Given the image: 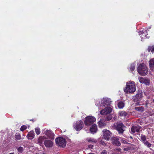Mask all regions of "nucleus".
Returning <instances> with one entry per match:
<instances>
[{"mask_svg":"<svg viewBox=\"0 0 154 154\" xmlns=\"http://www.w3.org/2000/svg\"><path fill=\"white\" fill-rule=\"evenodd\" d=\"M134 82L130 81L126 83L125 88L124 90L126 93H133L136 91V88Z\"/></svg>","mask_w":154,"mask_h":154,"instance_id":"obj_1","label":"nucleus"},{"mask_svg":"<svg viewBox=\"0 0 154 154\" xmlns=\"http://www.w3.org/2000/svg\"><path fill=\"white\" fill-rule=\"evenodd\" d=\"M138 73L142 75H145L148 72V69L146 65L143 63L140 64L137 69Z\"/></svg>","mask_w":154,"mask_h":154,"instance_id":"obj_2","label":"nucleus"},{"mask_svg":"<svg viewBox=\"0 0 154 154\" xmlns=\"http://www.w3.org/2000/svg\"><path fill=\"white\" fill-rule=\"evenodd\" d=\"M56 144L62 147H65L66 144V141L65 138L62 137L56 138L55 139Z\"/></svg>","mask_w":154,"mask_h":154,"instance_id":"obj_3","label":"nucleus"},{"mask_svg":"<svg viewBox=\"0 0 154 154\" xmlns=\"http://www.w3.org/2000/svg\"><path fill=\"white\" fill-rule=\"evenodd\" d=\"M96 118L92 116H89L85 118L84 121L85 124L87 126H90L93 124L96 121Z\"/></svg>","mask_w":154,"mask_h":154,"instance_id":"obj_4","label":"nucleus"},{"mask_svg":"<svg viewBox=\"0 0 154 154\" xmlns=\"http://www.w3.org/2000/svg\"><path fill=\"white\" fill-rule=\"evenodd\" d=\"M143 97V92L141 90H138L137 94L133 97V99L134 102H137L136 104H139L138 101L141 100Z\"/></svg>","mask_w":154,"mask_h":154,"instance_id":"obj_5","label":"nucleus"},{"mask_svg":"<svg viewBox=\"0 0 154 154\" xmlns=\"http://www.w3.org/2000/svg\"><path fill=\"white\" fill-rule=\"evenodd\" d=\"M84 126L83 122L82 120L77 121L74 125L73 127L76 131L81 130Z\"/></svg>","mask_w":154,"mask_h":154,"instance_id":"obj_6","label":"nucleus"},{"mask_svg":"<svg viewBox=\"0 0 154 154\" xmlns=\"http://www.w3.org/2000/svg\"><path fill=\"white\" fill-rule=\"evenodd\" d=\"M125 127L122 123H119L117 124L116 126V129L118 131L119 134H122L125 131L124 128Z\"/></svg>","mask_w":154,"mask_h":154,"instance_id":"obj_7","label":"nucleus"},{"mask_svg":"<svg viewBox=\"0 0 154 154\" xmlns=\"http://www.w3.org/2000/svg\"><path fill=\"white\" fill-rule=\"evenodd\" d=\"M101 103L104 106H110L111 101L110 99L107 98H103L101 101Z\"/></svg>","mask_w":154,"mask_h":154,"instance_id":"obj_8","label":"nucleus"},{"mask_svg":"<svg viewBox=\"0 0 154 154\" xmlns=\"http://www.w3.org/2000/svg\"><path fill=\"white\" fill-rule=\"evenodd\" d=\"M103 137L106 140H108L111 136L110 132L109 130L105 129L103 130Z\"/></svg>","mask_w":154,"mask_h":154,"instance_id":"obj_9","label":"nucleus"},{"mask_svg":"<svg viewBox=\"0 0 154 154\" xmlns=\"http://www.w3.org/2000/svg\"><path fill=\"white\" fill-rule=\"evenodd\" d=\"M45 134L51 140L54 139L55 135L54 133L51 131L47 130L45 132Z\"/></svg>","mask_w":154,"mask_h":154,"instance_id":"obj_10","label":"nucleus"},{"mask_svg":"<svg viewBox=\"0 0 154 154\" xmlns=\"http://www.w3.org/2000/svg\"><path fill=\"white\" fill-rule=\"evenodd\" d=\"M112 143L114 145L119 146L121 145V143L119 141V139L116 137H112L111 138Z\"/></svg>","mask_w":154,"mask_h":154,"instance_id":"obj_11","label":"nucleus"},{"mask_svg":"<svg viewBox=\"0 0 154 154\" xmlns=\"http://www.w3.org/2000/svg\"><path fill=\"white\" fill-rule=\"evenodd\" d=\"M112 109L110 107L106 108L104 109L101 110L100 111V114L103 115H105L109 114L112 111Z\"/></svg>","mask_w":154,"mask_h":154,"instance_id":"obj_12","label":"nucleus"},{"mask_svg":"<svg viewBox=\"0 0 154 154\" xmlns=\"http://www.w3.org/2000/svg\"><path fill=\"white\" fill-rule=\"evenodd\" d=\"M53 143L51 140H47L44 141V144L46 147H51L52 146Z\"/></svg>","mask_w":154,"mask_h":154,"instance_id":"obj_13","label":"nucleus"},{"mask_svg":"<svg viewBox=\"0 0 154 154\" xmlns=\"http://www.w3.org/2000/svg\"><path fill=\"white\" fill-rule=\"evenodd\" d=\"M35 133L33 131H31L29 132L27 135V137L29 140H32L34 138Z\"/></svg>","mask_w":154,"mask_h":154,"instance_id":"obj_14","label":"nucleus"},{"mask_svg":"<svg viewBox=\"0 0 154 154\" xmlns=\"http://www.w3.org/2000/svg\"><path fill=\"white\" fill-rule=\"evenodd\" d=\"M97 130V127L96 124H93L90 129V131L91 133H96Z\"/></svg>","mask_w":154,"mask_h":154,"instance_id":"obj_15","label":"nucleus"},{"mask_svg":"<svg viewBox=\"0 0 154 154\" xmlns=\"http://www.w3.org/2000/svg\"><path fill=\"white\" fill-rule=\"evenodd\" d=\"M149 64L150 69L154 71V58L151 59L149 61Z\"/></svg>","mask_w":154,"mask_h":154,"instance_id":"obj_16","label":"nucleus"},{"mask_svg":"<svg viewBox=\"0 0 154 154\" xmlns=\"http://www.w3.org/2000/svg\"><path fill=\"white\" fill-rule=\"evenodd\" d=\"M140 128L136 126H133L131 129V131L132 133H134L136 132H139L140 131Z\"/></svg>","mask_w":154,"mask_h":154,"instance_id":"obj_17","label":"nucleus"},{"mask_svg":"<svg viewBox=\"0 0 154 154\" xmlns=\"http://www.w3.org/2000/svg\"><path fill=\"white\" fill-rule=\"evenodd\" d=\"M45 139V137L44 136L39 137L38 139L37 140L38 143H39L40 145L42 146L43 145V143Z\"/></svg>","mask_w":154,"mask_h":154,"instance_id":"obj_18","label":"nucleus"},{"mask_svg":"<svg viewBox=\"0 0 154 154\" xmlns=\"http://www.w3.org/2000/svg\"><path fill=\"white\" fill-rule=\"evenodd\" d=\"M86 140L89 143H94L97 142V140L93 138L89 137L86 139Z\"/></svg>","mask_w":154,"mask_h":154,"instance_id":"obj_19","label":"nucleus"},{"mask_svg":"<svg viewBox=\"0 0 154 154\" xmlns=\"http://www.w3.org/2000/svg\"><path fill=\"white\" fill-rule=\"evenodd\" d=\"M140 82L141 83L146 84L148 83L149 81L148 79H145L143 77H139L138 78Z\"/></svg>","mask_w":154,"mask_h":154,"instance_id":"obj_20","label":"nucleus"},{"mask_svg":"<svg viewBox=\"0 0 154 154\" xmlns=\"http://www.w3.org/2000/svg\"><path fill=\"white\" fill-rule=\"evenodd\" d=\"M125 106V103L123 101L119 102L118 104V108L120 109H122Z\"/></svg>","mask_w":154,"mask_h":154,"instance_id":"obj_21","label":"nucleus"},{"mask_svg":"<svg viewBox=\"0 0 154 154\" xmlns=\"http://www.w3.org/2000/svg\"><path fill=\"white\" fill-rule=\"evenodd\" d=\"M98 124L100 127L103 128L106 125V124L101 120L98 122Z\"/></svg>","mask_w":154,"mask_h":154,"instance_id":"obj_22","label":"nucleus"},{"mask_svg":"<svg viewBox=\"0 0 154 154\" xmlns=\"http://www.w3.org/2000/svg\"><path fill=\"white\" fill-rule=\"evenodd\" d=\"M119 115L121 116H126L127 115V113L125 111H121L119 112Z\"/></svg>","mask_w":154,"mask_h":154,"instance_id":"obj_23","label":"nucleus"},{"mask_svg":"<svg viewBox=\"0 0 154 154\" xmlns=\"http://www.w3.org/2000/svg\"><path fill=\"white\" fill-rule=\"evenodd\" d=\"M141 140L143 143L146 141V137L143 134H141L140 136Z\"/></svg>","mask_w":154,"mask_h":154,"instance_id":"obj_24","label":"nucleus"},{"mask_svg":"<svg viewBox=\"0 0 154 154\" xmlns=\"http://www.w3.org/2000/svg\"><path fill=\"white\" fill-rule=\"evenodd\" d=\"M143 143L145 146L149 148H150L152 146V144L147 140L144 142Z\"/></svg>","mask_w":154,"mask_h":154,"instance_id":"obj_25","label":"nucleus"},{"mask_svg":"<svg viewBox=\"0 0 154 154\" xmlns=\"http://www.w3.org/2000/svg\"><path fill=\"white\" fill-rule=\"evenodd\" d=\"M15 138L17 140H19L22 139L21 135L20 134H17L15 135Z\"/></svg>","mask_w":154,"mask_h":154,"instance_id":"obj_26","label":"nucleus"},{"mask_svg":"<svg viewBox=\"0 0 154 154\" xmlns=\"http://www.w3.org/2000/svg\"><path fill=\"white\" fill-rule=\"evenodd\" d=\"M135 69V65L134 64H131L130 67V69L131 71H133Z\"/></svg>","mask_w":154,"mask_h":154,"instance_id":"obj_27","label":"nucleus"},{"mask_svg":"<svg viewBox=\"0 0 154 154\" xmlns=\"http://www.w3.org/2000/svg\"><path fill=\"white\" fill-rule=\"evenodd\" d=\"M148 50L149 52H154V46H150L148 48Z\"/></svg>","mask_w":154,"mask_h":154,"instance_id":"obj_28","label":"nucleus"},{"mask_svg":"<svg viewBox=\"0 0 154 154\" xmlns=\"http://www.w3.org/2000/svg\"><path fill=\"white\" fill-rule=\"evenodd\" d=\"M135 109L139 111H143L144 110V107L143 106L136 107Z\"/></svg>","mask_w":154,"mask_h":154,"instance_id":"obj_29","label":"nucleus"},{"mask_svg":"<svg viewBox=\"0 0 154 154\" xmlns=\"http://www.w3.org/2000/svg\"><path fill=\"white\" fill-rule=\"evenodd\" d=\"M112 117L111 115L109 114L108 116H107L106 118V120L107 121H109L111 120Z\"/></svg>","mask_w":154,"mask_h":154,"instance_id":"obj_30","label":"nucleus"},{"mask_svg":"<svg viewBox=\"0 0 154 154\" xmlns=\"http://www.w3.org/2000/svg\"><path fill=\"white\" fill-rule=\"evenodd\" d=\"M27 128V127L25 125H22L20 128V130L21 131H23L24 130L26 129Z\"/></svg>","mask_w":154,"mask_h":154,"instance_id":"obj_31","label":"nucleus"},{"mask_svg":"<svg viewBox=\"0 0 154 154\" xmlns=\"http://www.w3.org/2000/svg\"><path fill=\"white\" fill-rule=\"evenodd\" d=\"M18 151L22 153L23 151V148L21 147L20 146L17 149Z\"/></svg>","mask_w":154,"mask_h":154,"instance_id":"obj_32","label":"nucleus"},{"mask_svg":"<svg viewBox=\"0 0 154 154\" xmlns=\"http://www.w3.org/2000/svg\"><path fill=\"white\" fill-rule=\"evenodd\" d=\"M36 133L38 135L40 134V129L39 128H36L35 130Z\"/></svg>","mask_w":154,"mask_h":154,"instance_id":"obj_33","label":"nucleus"},{"mask_svg":"<svg viewBox=\"0 0 154 154\" xmlns=\"http://www.w3.org/2000/svg\"><path fill=\"white\" fill-rule=\"evenodd\" d=\"M108 152L107 151L105 150H103L101 152L100 154H107Z\"/></svg>","mask_w":154,"mask_h":154,"instance_id":"obj_34","label":"nucleus"},{"mask_svg":"<svg viewBox=\"0 0 154 154\" xmlns=\"http://www.w3.org/2000/svg\"><path fill=\"white\" fill-rule=\"evenodd\" d=\"M100 143L101 144L104 146H105L106 145V143L104 142V141L102 140H101Z\"/></svg>","mask_w":154,"mask_h":154,"instance_id":"obj_35","label":"nucleus"},{"mask_svg":"<svg viewBox=\"0 0 154 154\" xmlns=\"http://www.w3.org/2000/svg\"><path fill=\"white\" fill-rule=\"evenodd\" d=\"M93 147H94V146L90 144V145H88V147L89 148H91V149H93Z\"/></svg>","mask_w":154,"mask_h":154,"instance_id":"obj_36","label":"nucleus"},{"mask_svg":"<svg viewBox=\"0 0 154 154\" xmlns=\"http://www.w3.org/2000/svg\"><path fill=\"white\" fill-rule=\"evenodd\" d=\"M116 150H117L119 152H121V149L120 148H118L116 149Z\"/></svg>","mask_w":154,"mask_h":154,"instance_id":"obj_37","label":"nucleus"},{"mask_svg":"<svg viewBox=\"0 0 154 154\" xmlns=\"http://www.w3.org/2000/svg\"><path fill=\"white\" fill-rule=\"evenodd\" d=\"M88 154H95L94 153H88Z\"/></svg>","mask_w":154,"mask_h":154,"instance_id":"obj_38","label":"nucleus"},{"mask_svg":"<svg viewBox=\"0 0 154 154\" xmlns=\"http://www.w3.org/2000/svg\"><path fill=\"white\" fill-rule=\"evenodd\" d=\"M124 150H127L126 149H126H124Z\"/></svg>","mask_w":154,"mask_h":154,"instance_id":"obj_39","label":"nucleus"},{"mask_svg":"<svg viewBox=\"0 0 154 154\" xmlns=\"http://www.w3.org/2000/svg\"><path fill=\"white\" fill-rule=\"evenodd\" d=\"M10 154H14L13 153H10Z\"/></svg>","mask_w":154,"mask_h":154,"instance_id":"obj_40","label":"nucleus"},{"mask_svg":"<svg viewBox=\"0 0 154 154\" xmlns=\"http://www.w3.org/2000/svg\"><path fill=\"white\" fill-rule=\"evenodd\" d=\"M145 36L146 37V38H147L148 37H147V35H145Z\"/></svg>","mask_w":154,"mask_h":154,"instance_id":"obj_41","label":"nucleus"},{"mask_svg":"<svg viewBox=\"0 0 154 154\" xmlns=\"http://www.w3.org/2000/svg\"><path fill=\"white\" fill-rule=\"evenodd\" d=\"M153 102H154V99H153Z\"/></svg>","mask_w":154,"mask_h":154,"instance_id":"obj_42","label":"nucleus"},{"mask_svg":"<svg viewBox=\"0 0 154 154\" xmlns=\"http://www.w3.org/2000/svg\"><path fill=\"white\" fill-rule=\"evenodd\" d=\"M32 121L34 122V121L33 120V119L32 120Z\"/></svg>","mask_w":154,"mask_h":154,"instance_id":"obj_43","label":"nucleus"}]
</instances>
